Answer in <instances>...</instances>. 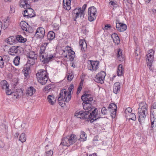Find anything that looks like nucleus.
Returning <instances> with one entry per match:
<instances>
[{
  "label": "nucleus",
  "mask_w": 156,
  "mask_h": 156,
  "mask_svg": "<svg viewBox=\"0 0 156 156\" xmlns=\"http://www.w3.org/2000/svg\"><path fill=\"white\" fill-rule=\"evenodd\" d=\"M48 43H44L41 46L39 51L40 60L43 64H48L55 57L51 54L45 52Z\"/></svg>",
  "instance_id": "obj_1"
},
{
  "label": "nucleus",
  "mask_w": 156,
  "mask_h": 156,
  "mask_svg": "<svg viewBox=\"0 0 156 156\" xmlns=\"http://www.w3.org/2000/svg\"><path fill=\"white\" fill-rule=\"evenodd\" d=\"M77 140L76 136L74 134H71L66 137H63L62 139L60 144L64 146L69 147L73 144Z\"/></svg>",
  "instance_id": "obj_2"
},
{
  "label": "nucleus",
  "mask_w": 156,
  "mask_h": 156,
  "mask_svg": "<svg viewBox=\"0 0 156 156\" xmlns=\"http://www.w3.org/2000/svg\"><path fill=\"white\" fill-rule=\"evenodd\" d=\"M38 81L42 85L45 84L48 78V74L47 71L43 69H41L36 74Z\"/></svg>",
  "instance_id": "obj_3"
},
{
  "label": "nucleus",
  "mask_w": 156,
  "mask_h": 156,
  "mask_svg": "<svg viewBox=\"0 0 156 156\" xmlns=\"http://www.w3.org/2000/svg\"><path fill=\"white\" fill-rule=\"evenodd\" d=\"M139 107L138 108L139 117H146L148 116L147 105L144 101L139 103Z\"/></svg>",
  "instance_id": "obj_4"
},
{
  "label": "nucleus",
  "mask_w": 156,
  "mask_h": 156,
  "mask_svg": "<svg viewBox=\"0 0 156 156\" xmlns=\"http://www.w3.org/2000/svg\"><path fill=\"white\" fill-rule=\"evenodd\" d=\"M97 109H94L92 112H89V111L83 112V111H81L79 112H76L75 114V116H78V117H96V115L97 114L96 112Z\"/></svg>",
  "instance_id": "obj_5"
},
{
  "label": "nucleus",
  "mask_w": 156,
  "mask_h": 156,
  "mask_svg": "<svg viewBox=\"0 0 156 156\" xmlns=\"http://www.w3.org/2000/svg\"><path fill=\"white\" fill-rule=\"evenodd\" d=\"M96 9L94 6L90 7L88 11V18L90 22L93 21L96 18L97 13Z\"/></svg>",
  "instance_id": "obj_6"
},
{
  "label": "nucleus",
  "mask_w": 156,
  "mask_h": 156,
  "mask_svg": "<svg viewBox=\"0 0 156 156\" xmlns=\"http://www.w3.org/2000/svg\"><path fill=\"white\" fill-rule=\"evenodd\" d=\"M154 54L153 50L151 49L149 51L148 54L147 55V58L146 59V61L147 63V66L149 67L150 70H152V68L151 67L152 63L154 60Z\"/></svg>",
  "instance_id": "obj_7"
},
{
  "label": "nucleus",
  "mask_w": 156,
  "mask_h": 156,
  "mask_svg": "<svg viewBox=\"0 0 156 156\" xmlns=\"http://www.w3.org/2000/svg\"><path fill=\"white\" fill-rule=\"evenodd\" d=\"M98 61L88 60L87 62V68L92 72L96 71L98 68Z\"/></svg>",
  "instance_id": "obj_8"
},
{
  "label": "nucleus",
  "mask_w": 156,
  "mask_h": 156,
  "mask_svg": "<svg viewBox=\"0 0 156 156\" xmlns=\"http://www.w3.org/2000/svg\"><path fill=\"white\" fill-rule=\"evenodd\" d=\"M105 76V73L104 71H101L96 75L94 80L97 83L102 84L104 82Z\"/></svg>",
  "instance_id": "obj_9"
},
{
  "label": "nucleus",
  "mask_w": 156,
  "mask_h": 156,
  "mask_svg": "<svg viewBox=\"0 0 156 156\" xmlns=\"http://www.w3.org/2000/svg\"><path fill=\"white\" fill-rule=\"evenodd\" d=\"M68 97V94L67 91L65 89L61 90L60 93L59 95L58 100L59 101H63L64 102H68L69 101L66 100V98Z\"/></svg>",
  "instance_id": "obj_10"
},
{
  "label": "nucleus",
  "mask_w": 156,
  "mask_h": 156,
  "mask_svg": "<svg viewBox=\"0 0 156 156\" xmlns=\"http://www.w3.org/2000/svg\"><path fill=\"white\" fill-rule=\"evenodd\" d=\"M108 108L109 109V111L111 112V116L112 117H115L116 116V111L117 107L115 104L114 103L110 104L108 107Z\"/></svg>",
  "instance_id": "obj_11"
},
{
  "label": "nucleus",
  "mask_w": 156,
  "mask_h": 156,
  "mask_svg": "<svg viewBox=\"0 0 156 156\" xmlns=\"http://www.w3.org/2000/svg\"><path fill=\"white\" fill-rule=\"evenodd\" d=\"M81 99L83 102H91L93 100V98L91 94H85L81 96Z\"/></svg>",
  "instance_id": "obj_12"
},
{
  "label": "nucleus",
  "mask_w": 156,
  "mask_h": 156,
  "mask_svg": "<svg viewBox=\"0 0 156 156\" xmlns=\"http://www.w3.org/2000/svg\"><path fill=\"white\" fill-rule=\"evenodd\" d=\"M34 11L32 9H28V10H25L24 11V14L23 15L24 17L27 16L28 18H31L35 16Z\"/></svg>",
  "instance_id": "obj_13"
},
{
  "label": "nucleus",
  "mask_w": 156,
  "mask_h": 156,
  "mask_svg": "<svg viewBox=\"0 0 156 156\" xmlns=\"http://www.w3.org/2000/svg\"><path fill=\"white\" fill-rule=\"evenodd\" d=\"M45 31L44 29L42 27H38L37 30L35 34L41 38H43L44 35Z\"/></svg>",
  "instance_id": "obj_14"
},
{
  "label": "nucleus",
  "mask_w": 156,
  "mask_h": 156,
  "mask_svg": "<svg viewBox=\"0 0 156 156\" xmlns=\"http://www.w3.org/2000/svg\"><path fill=\"white\" fill-rule=\"evenodd\" d=\"M116 27L117 30L120 32H123L127 29L126 25L121 23H116Z\"/></svg>",
  "instance_id": "obj_15"
},
{
  "label": "nucleus",
  "mask_w": 156,
  "mask_h": 156,
  "mask_svg": "<svg viewBox=\"0 0 156 156\" xmlns=\"http://www.w3.org/2000/svg\"><path fill=\"white\" fill-rule=\"evenodd\" d=\"M125 117H128L129 116L136 117L135 115L132 112V108L129 107H128L125 110Z\"/></svg>",
  "instance_id": "obj_16"
},
{
  "label": "nucleus",
  "mask_w": 156,
  "mask_h": 156,
  "mask_svg": "<svg viewBox=\"0 0 156 156\" xmlns=\"http://www.w3.org/2000/svg\"><path fill=\"white\" fill-rule=\"evenodd\" d=\"M18 47L16 46H13L11 47L9 51V54L12 55H16L18 53Z\"/></svg>",
  "instance_id": "obj_17"
},
{
  "label": "nucleus",
  "mask_w": 156,
  "mask_h": 156,
  "mask_svg": "<svg viewBox=\"0 0 156 156\" xmlns=\"http://www.w3.org/2000/svg\"><path fill=\"white\" fill-rule=\"evenodd\" d=\"M36 89L33 87L31 86L28 88L26 91V95L31 96L33 95L36 92Z\"/></svg>",
  "instance_id": "obj_18"
},
{
  "label": "nucleus",
  "mask_w": 156,
  "mask_h": 156,
  "mask_svg": "<svg viewBox=\"0 0 156 156\" xmlns=\"http://www.w3.org/2000/svg\"><path fill=\"white\" fill-rule=\"evenodd\" d=\"M20 26L23 30L29 32L28 28L29 26L28 24L26 23L25 21H21L20 23Z\"/></svg>",
  "instance_id": "obj_19"
},
{
  "label": "nucleus",
  "mask_w": 156,
  "mask_h": 156,
  "mask_svg": "<svg viewBox=\"0 0 156 156\" xmlns=\"http://www.w3.org/2000/svg\"><path fill=\"white\" fill-rule=\"evenodd\" d=\"M81 8L79 9L76 8L73 10V15L75 17L74 20H76V19L79 17L80 13L81 12Z\"/></svg>",
  "instance_id": "obj_20"
},
{
  "label": "nucleus",
  "mask_w": 156,
  "mask_h": 156,
  "mask_svg": "<svg viewBox=\"0 0 156 156\" xmlns=\"http://www.w3.org/2000/svg\"><path fill=\"white\" fill-rule=\"evenodd\" d=\"M156 117V102L154 103L151 106V117Z\"/></svg>",
  "instance_id": "obj_21"
},
{
  "label": "nucleus",
  "mask_w": 156,
  "mask_h": 156,
  "mask_svg": "<svg viewBox=\"0 0 156 156\" xmlns=\"http://www.w3.org/2000/svg\"><path fill=\"white\" fill-rule=\"evenodd\" d=\"M111 38L113 39L114 42L117 44H119L120 40L117 34L115 33L113 34L111 36Z\"/></svg>",
  "instance_id": "obj_22"
},
{
  "label": "nucleus",
  "mask_w": 156,
  "mask_h": 156,
  "mask_svg": "<svg viewBox=\"0 0 156 156\" xmlns=\"http://www.w3.org/2000/svg\"><path fill=\"white\" fill-rule=\"evenodd\" d=\"M120 85L119 83L116 82L114 84L113 92L115 94H117L120 90Z\"/></svg>",
  "instance_id": "obj_23"
},
{
  "label": "nucleus",
  "mask_w": 156,
  "mask_h": 156,
  "mask_svg": "<svg viewBox=\"0 0 156 156\" xmlns=\"http://www.w3.org/2000/svg\"><path fill=\"white\" fill-rule=\"evenodd\" d=\"M80 118L81 120L80 121H83V122L85 121L89 122L90 121V123L93 122L94 121H96L97 119L100 118Z\"/></svg>",
  "instance_id": "obj_24"
},
{
  "label": "nucleus",
  "mask_w": 156,
  "mask_h": 156,
  "mask_svg": "<svg viewBox=\"0 0 156 156\" xmlns=\"http://www.w3.org/2000/svg\"><path fill=\"white\" fill-rule=\"evenodd\" d=\"M80 44L81 51L83 52H85L87 47V44L85 41V40H83V41L82 40H80Z\"/></svg>",
  "instance_id": "obj_25"
},
{
  "label": "nucleus",
  "mask_w": 156,
  "mask_h": 156,
  "mask_svg": "<svg viewBox=\"0 0 156 156\" xmlns=\"http://www.w3.org/2000/svg\"><path fill=\"white\" fill-rule=\"evenodd\" d=\"M67 52H68V56L69 57V59L70 61H72L74 60V57L75 56V52L73 51H67ZM68 55H64L65 58H67V57Z\"/></svg>",
  "instance_id": "obj_26"
},
{
  "label": "nucleus",
  "mask_w": 156,
  "mask_h": 156,
  "mask_svg": "<svg viewBox=\"0 0 156 156\" xmlns=\"http://www.w3.org/2000/svg\"><path fill=\"white\" fill-rule=\"evenodd\" d=\"M47 99L49 103L51 105H54L55 102V98L53 95H49L48 96Z\"/></svg>",
  "instance_id": "obj_27"
},
{
  "label": "nucleus",
  "mask_w": 156,
  "mask_h": 156,
  "mask_svg": "<svg viewBox=\"0 0 156 156\" xmlns=\"http://www.w3.org/2000/svg\"><path fill=\"white\" fill-rule=\"evenodd\" d=\"M90 102L85 103L83 102L82 103V105L83 107V109L85 110H88L87 111H90V110L92 109L91 107V104Z\"/></svg>",
  "instance_id": "obj_28"
},
{
  "label": "nucleus",
  "mask_w": 156,
  "mask_h": 156,
  "mask_svg": "<svg viewBox=\"0 0 156 156\" xmlns=\"http://www.w3.org/2000/svg\"><path fill=\"white\" fill-rule=\"evenodd\" d=\"M123 66L122 64H119L117 68V74L119 76H121L122 75L123 73Z\"/></svg>",
  "instance_id": "obj_29"
},
{
  "label": "nucleus",
  "mask_w": 156,
  "mask_h": 156,
  "mask_svg": "<svg viewBox=\"0 0 156 156\" xmlns=\"http://www.w3.org/2000/svg\"><path fill=\"white\" fill-rule=\"evenodd\" d=\"M74 88V85L73 84H70L68 89V97L66 98V100L69 101L71 98V93L72 90Z\"/></svg>",
  "instance_id": "obj_30"
},
{
  "label": "nucleus",
  "mask_w": 156,
  "mask_h": 156,
  "mask_svg": "<svg viewBox=\"0 0 156 156\" xmlns=\"http://www.w3.org/2000/svg\"><path fill=\"white\" fill-rule=\"evenodd\" d=\"M5 41L9 44L12 45L15 43V37L13 36L10 37L6 39Z\"/></svg>",
  "instance_id": "obj_31"
},
{
  "label": "nucleus",
  "mask_w": 156,
  "mask_h": 156,
  "mask_svg": "<svg viewBox=\"0 0 156 156\" xmlns=\"http://www.w3.org/2000/svg\"><path fill=\"white\" fill-rule=\"evenodd\" d=\"M37 59L29 58L27 64V66H29L30 67V66H32L34 65L35 62V60Z\"/></svg>",
  "instance_id": "obj_32"
},
{
  "label": "nucleus",
  "mask_w": 156,
  "mask_h": 156,
  "mask_svg": "<svg viewBox=\"0 0 156 156\" xmlns=\"http://www.w3.org/2000/svg\"><path fill=\"white\" fill-rule=\"evenodd\" d=\"M55 36V33L53 31H50L47 34V39L51 41L54 38Z\"/></svg>",
  "instance_id": "obj_33"
},
{
  "label": "nucleus",
  "mask_w": 156,
  "mask_h": 156,
  "mask_svg": "<svg viewBox=\"0 0 156 156\" xmlns=\"http://www.w3.org/2000/svg\"><path fill=\"white\" fill-rule=\"evenodd\" d=\"M80 137L79 140L80 141H84L87 140V135L86 133L83 131H81L80 133Z\"/></svg>",
  "instance_id": "obj_34"
},
{
  "label": "nucleus",
  "mask_w": 156,
  "mask_h": 156,
  "mask_svg": "<svg viewBox=\"0 0 156 156\" xmlns=\"http://www.w3.org/2000/svg\"><path fill=\"white\" fill-rule=\"evenodd\" d=\"M30 68L29 66L24 67L23 69V73L25 76L27 78L29 76Z\"/></svg>",
  "instance_id": "obj_35"
},
{
  "label": "nucleus",
  "mask_w": 156,
  "mask_h": 156,
  "mask_svg": "<svg viewBox=\"0 0 156 156\" xmlns=\"http://www.w3.org/2000/svg\"><path fill=\"white\" fill-rule=\"evenodd\" d=\"M28 54V55H27V56H28L29 58L34 59H37V55L35 54V52L34 51H30Z\"/></svg>",
  "instance_id": "obj_36"
},
{
  "label": "nucleus",
  "mask_w": 156,
  "mask_h": 156,
  "mask_svg": "<svg viewBox=\"0 0 156 156\" xmlns=\"http://www.w3.org/2000/svg\"><path fill=\"white\" fill-rule=\"evenodd\" d=\"M1 84L2 88L3 89H5L9 87L7 82L5 80L2 81L1 82Z\"/></svg>",
  "instance_id": "obj_37"
},
{
  "label": "nucleus",
  "mask_w": 156,
  "mask_h": 156,
  "mask_svg": "<svg viewBox=\"0 0 156 156\" xmlns=\"http://www.w3.org/2000/svg\"><path fill=\"white\" fill-rule=\"evenodd\" d=\"M117 56L119 60L121 61L123 60V58L122 54V51H121L120 49H119L118 51Z\"/></svg>",
  "instance_id": "obj_38"
},
{
  "label": "nucleus",
  "mask_w": 156,
  "mask_h": 156,
  "mask_svg": "<svg viewBox=\"0 0 156 156\" xmlns=\"http://www.w3.org/2000/svg\"><path fill=\"white\" fill-rule=\"evenodd\" d=\"M26 140V137L25 136V134L23 133H21L20 136L19 138V140L22 143L24 142Z\"/></svg>",
  "instance_id": "obj_39"
},
{
  "label": "nucleus",
  "mask_w": 156,
  "mask_h": 156,
  "mask_svg": "<svg viewBox=\"0 0 156 156\" xmlns=\"http://www.w3.org/2000/svg\"><path fill=\"white\" fill-rule=\"evenodd\" d=\"M17 41L19 42L24 43L26 41V40L23 38V37L21 35H18L16 37Z\"/></svg>",
  "instance_id": "obj_40"
},
{
  "label": "nucleus",
  "mask_w": 156,
  "mask_h": 156,
  "mask_svg": "<svg viewBox=\"0 0 156 156\" xmlns=\"http://www.w3.org/2000/svg\"><path fill=\"white\" fill-rule=\"evenodd\" d=\"M28 0H22L20 1V6L25 8L26 5L27 4Z\"/></svg>",
  "instance_id": "obj_41"
},
{
  "label": "nucleus",
  "mask_w": 156,
  "mask_h": 156,
  "mask_svg": "<svg viewBox=\"0 0 156 156\" xmlns=\"http://www.w3.org/2000/svg\"><path fill=\"white\" fill-rule=\"evenodd\" d=\"M20 58L19 57L16 56L13 60V62L16 66H18L20 63Z\"/></svg>",
  "instance_id": "obj_42"
},
{
  "label": "nucleus",
  "mask_w": 156,
  "mask_h": 156,
  "mask_svg": "<svg viewBox=\"0 0 156 156\" xmlns=\"http://www.w3.org/2000/svg\"><path fill=\"white\" fill-rule=\"evenodd\" d=\"M47 149L49 150H51V151H53V147L52 144H49L45 146L46 151H48V149Z\"/></svg>",
  "instance_id": "obj_43"
},
{
  "label": "nucleus",
  "mask_w": 156,
  "mask_h": 156,
  "mask_svg": "<svg viewBox=\"0 0 156 156\" xmlns=\"http://www.w3.org/2000/svg\"><path fill=\"white\" fill-rule=\"evenodd\" d=\"M47 150L48 151H46L44 156H52L53 153V151H51L48 149Z\"/></svg>",
  "instance_id": "obj_44"
},
{
  "label": "nucleus",
  "mask_w": 156,
  "mask_h": 156,
  "mask_svg": "<svg viewBox=\"0 0 156 156\" xmlns=\"http://www.w3.org/2000/svg\"><path fill=\"white\" fill-rule=\"evenodd\" d=\"M82 81L80 83L79 86L78 87V88H77V90L76 92V94H78L80 92V91H81L82 88V86H83V83H82Z\"/></svg>",
  "instance_id": "obj_45"
},
{
  "label": "nucleus",
  "mask_w": 156,
  "mask_h": 156,
  "mask_svg": "<svg viewBox=\"0 0 156 156\" xmlns=\"http://www.w3.org/2000/svg\"><path fill=\"white\" fill-rule=\"evenodd\" d=\"M52 85V84H49L48 85L46 86L44 88V91H48L50 89H51V86Z\"/></svg>",
  "instance_id": "obj_46"
},
{
  "label": "nucleus",
  "mask_w": 156,
  "mask_h": 156,
  "mask_svg": "<svg viewBox=\"0 0 156 156\" xmlns=\"http://www.w3.org/2000/svg\"><path fill=\"white\" fill-rule=\"evenodd\" d=\"M5 93L7 95H10L12 93L11 90H9V87L6 88L5 89Z\"/></svg>",
  "instance_id": "obj_47"
},
{
  "label": "nucleus",
  "mask_w": 156,
  "mask_h": 156,
  "mask_svg": "<svg viewBox=\"0 0 156 156\" xmlns=\"http://www.w3.org/2000/svg\"><path fill=\"white\" fill-rule=\"evenodd\" d=\"M107 109L105 107H103L101 110V112L104 115L106 114L107 113Z\"/></svg>",
  "instance_id": "obj_48"
},
{
  "label": "nucleus",
  "mask_w": 156,
  "mask_h": 156,
  "mask_svg": "<svg viewBox=\"0 0 156 156\" xmlns=\"http://www.w3.org/2000/svg\"><path fill=\"white\" fill-rule=\"evenodd\" d=\"M63 3L64 5H70L71 1L70 0H63Z\"/></svg>",
  "instance_id": "obj_49"
},
{
  "label": "nucleus",
  "mask_w": 156,
  "mask_h": 156,
  "mask_svg": "<svg viewBox=\"0 0 156 156\" xmlns=\"http://www.w3.org/2000/svg\"><path fill=\"white\" fill-rule=\"evenodd\" d=\"M74 77V75L72 74H69L68 76L67 77V79L69 81H70L73 79Z\"/></svg>",
  "instance_id": "obj_50"
},
{
  "label": "nucleus",
  "mask_w": 156,
  "mask_h": 156,
  "mask_svg": "<svg viewBox=\"0 0 156 156\" xmlns=\"http://www.w3.org/2000/svg\"><path fill=\"white\" fill-rule=\"evenodd\" d=\"M16 94L18 97L21 96L23 94V92L21 89L18 90L16 91Z\"/></svg>",
  "instance_id": "obj_51"
},
{
  "label": "nucleus",
  "mask_w": 156,
  "mask_h": 156,
  "mask_svg": "<svg viewBox=\"0 0 156 156\" xmlns=\"http://www.w3.org/2000/svg\"><path fill=\"white\" fill-rule=\"evenodd\" d=\"M8 21L6 20V21L4 23L3 25H4V28H6L8 25H9V23H8Z\"/></svg>",
  "instance_id": "obj_52"
},
{
  "label": "nucleus",
  "mask_w": 156,
  "mask_h": 156,
  "mask_svg": "<svg viewBox=\"0 0 156 156\" xmlns=\"http://www.w3.org/2000/svg\"><path fill=\"white\" fill-rule=\"evenodd\" d=\"M151 125H153L154 122H156V118H151Z\"/></svg>",
  "instance_id": "obj_53"
},
{
  "label": "nucleus",
  "mask_w": 156,
  "mask_h": 156,
  "mask_svg": "<svg viewBox=\"0 0 156 156\" xmlns=\"http://www.w3.org/2000/svg\"><path fill=\"white\" fill-rule=\"evenodd\" d=\"M70 5H64V8L66 9L67 10H69L71 9V7L70 6Z\"/></svg>",
  "instance_id": "obj_54"
},
{
  "label": "nucleus",
  "mask_w": 156,
  "mask_h": 156,
  "mask_svg": "<svg viewBox=\"0 0 156 156\" xmlns=\"http://www.w3.org/2000/svg\"><path fill=\"white\" fill-rule=\"evenodd\" d=\"M87 6V5L86 4H84L82 6V9L81 8V11L84 12Z\"/></svg>",
  "instance_id": "obj_55"
},
{
  "label": "nucleus",
  "mask_w": 156,
  "mask_h": 156,
  "mask_svg": "<svg viewBox=\"0 0 156 156\" xmlns=\"http://www.w3.org/2000/svg\"><path fill=\"white\" fill-rule=\"evenodd\" d=\"M80 15V17L82 18H83L84 17V16L85 15L84 12L81 11Z\"/></svg>",
  "instance_id": "obj_56"
},
{
  "label": "nucleus",
  "mask_w": 156,
  "mask_h": 156,
  "mask_svg": "<svg viewBox=\"0 0 156 156\" xmlns=\"http://www.w3.org/2000/svg\"><path fill=\"white\" fill-rule=\"evenodd\" d=\"M3 58H4L5 59H6L7 61H9L10 59V58L8 55H4L3 57Z\"/></svg>",
  "instance_id": "obj_57"
},
{
  "label": "nucleus",
  "mask_w": 156,
  "mask_h": 156,
  "mask_svg": "<svg viewBox=\"0 0 156 156\" xmlns=\"http://www.w3.org/2000/svg\"><path fill=\"white\" fill-rule=\"evenodd\" d=\"M111 28V26L109 25L108 24H107L105 25V30H107L108 28Z\"/></svg>",
  "instance_id": "obj_58"
},
{
  "label": "nucleus",
  "mask_w": 156,
  "mask_h": 156,
  "mask_svg": "<svg viewBox=\"0 0 156 156\" xmlns=\"http://www.w3.org/2000/svg\"><path fill=\"white\" fill-rule=\"evenodd\" d=\"M109 4L112 5L113 6H115L116 5L115 3L113 1H110L109 2Z\"/></svg>",
  "instance_id": "obj_59"
},
{
  "label": "nucleus",
  "mask_w": 156,
  "mask_h": 156,
  "mask_svg": "<svg viewBox=\"0 0 156 156\" xmlns=\"http://www.w3.org/2000/svg\"><path fill=\"white\" fill-rule=\"evenodd\" d=\"M25 9H27V10H28V9H31L30 7V5L28 3V2L27 3V5H26Z\"/></svg>",
  "instance_id": "obj_60"
},
{
  "label": "nucleus",
  "mask_w": 156,
  "mask_h": 156,
  "mask_svg": "<svg viewBox=\"0 0 156 156\" xmlns=\"http://www.w3.org/2000/svg\"><path fill=\"white\" fill-rule=\"evenodd\" d=\"M4 61H0V67L1 68H3L4 67Z\"/></svg>",
  "instance_id": "obj_61"
},
{
  "label": "nucleus",
  "mask_w": 156,
  "mask_h": 156,
  "mask_svg": "<svg viewBox=\"0 0 156 156\" xmlns=\"http://www.w3.org/2000/svg\"><path fill=\"white\" fill-rule=\"evenodd\" d=\"M89 32V30H88L87 29H85L83 30V34H86Z\"/></svg>",
  "instance_id": "obj_62"
},
{
  "label": "nucleus",
  "mask_w": 156,
  "mask_h": 156,
  "mask_svg": "<svg viewBox=\"0 0 156 156\" xmlns=\"http://www.w3.org/2000/svg\"><path fill=\"white\" fill-rule=\"evenodd\" d=\"M123 2H125V3L126 2H127L128 3L131 4V1L130 0H123Z\"/></svg>",
  "instance_id": "obj_63"
},
{
  "label": "nucleus",
  "mask_w": 156,
  "mask_h": 156,
  "mask_svg": "<svg viewBox=\"0 0 156 156\" xmlns=\"http://www.w3.org/2000/svg\"><path fill=\"white\" fill-rule=\"evenodd\" d=\"M87 156H98L96 154L94 153L92 154H89V155H88V156L87 155Z\"/></svg>",
  "instance_id": "obj_64"
}]
</instances>
